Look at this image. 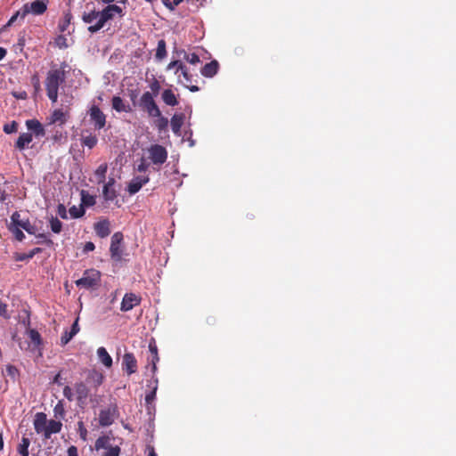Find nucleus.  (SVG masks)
I'll return each instance as SVG.
<instances>
[{
	"instance_id": "nucleus-1",
	"label": "nucleus",
	"mask_w": 456,
	"mask_h": 456,
	"mask_svg": "<svg viewBox=\"0 0 456 456\" xmlns=\"http://www.w3.org/2000/svg\"><path fill=\"white\" fill-rule=\"evenodd\" d=\"M66 61L61 63L60 67L53 65L46 73L45 80V87L47 97L54 103L58 100L59 88L66 82V69L68 68Z\"/></svg>"
},
{
	"instance_id": "nucleus-2",
	"label": "nucleus",
	"mask_w": 456,
	"mask_h": 456,
	"mask_svg": "<svg viewBox=\"0 0 456 456\" xmlns=\"http://www.w3.org/2000/svg\"><path fill=\"white\" fill-rule=\"evenodd\" d=\"M34 428L37 434H43L45 439H49L53 434L61 432L62 423L60 420H47L46 414L37 412L34 419Z\"/></svg>"
},
{
	"instance_id": "nucleus-3",
	"label": "nucleus",
	"mask_w": 456,
	"mask_h": 456,
	"mask_svg": "<svg viewBox=\"0 0 456 456\" xmlns=\"http://www.w3.org/2000/svg\"><path fill=\"white\" fill-rule=\"evenodd\" d=\"M167 69H175L178 83L188 88L191 92H198L200 87L192 85V75L190 74L187 66L181 61H173L168 63Z\"/></svg>"
},
{
	"instance_id": "nucleus-4",
	"label": "nucleus",
	"mask_w": 456,
	"mask_h": 456,
	"mask_svg": "<svg viewBox=\"0 0 456 456\" xmlns=\"http://www.w3.org/2000/svg\"><path fill=\"white\" fill-rule=\"evenodd\" d=\"M100 19L95 24H92L88 27V31L92 34L98 32L102 29L107 21L113 20L116 15L119 17L124 16L123 9L117 4H109L104 9L100 11Z\"/></svg>"
},
{
	"instance_id": "nucleus-5",
	"label": "nucleus",
	"mask_w": 456,
	"mask_h": 456,
	"mask_svg": "<svg viewBox=\"0 0 456 456\" xmlns=\"http://www.w3.org/2000/svg\"><path fill=\"white\" fill-rule=\"evenodd\" d=\"M146 158L151 162L154 170L159 171L167 159V151L160 144H151L146 149Z\"/></svg>"
},
{
	"instance_id": "nucleus-6",
	"label": "nucleus",
	"mask_w": 456,
	"mask_h": 456,
	"mask_svg": "<svg viewBox=\"0 0 456 456\" xmlns=\"http://www.w3.org/2000/svg\"><path fill=\"white\" fill-rule=\"evenodd\" d=\"M102 273L100 271L91 268L83 273V276L75 281L79 289H96L101 284Z\"/></svg>"
},
{
	"instance_id": "nucleus-7",
	"label": "nucleus",
	"mask_w": 456,
	"mask_h": 456,
	"mask_svg": "<svg viewBox=\"0 0 456 456\" xmlns=\"http://www.w3.org/2000/svg\"><path fill=\"white\" fill-rule=\"evenodd\" d=\"M139 107L151 118L160 116V110L151 92L147 91L142 94L139 101Z\"/></svg>"
},
{
	"instance_id": "nucleus-8",
	"label": "nucleus",
	"mask_w": 456,
	"mask_h": 456,
	"mask_svg": "<svg viewBox=\"0 0 456 456\" xmlns=\"http://www.w3.org/2000/svg\"><path fill=\"white\" fill-rule=\"evenodd\" d=\"M88 115L95 130H101L106 126L107 117L99 106L93 104L88 110Z\"/></svg>"
},
{
	"instance_id": "nucleus-9",
	"label": "nucleus",
	"mask_w": 456,
	"mask_h": 456,
	"mask_svg": "<svg viewBox=\"0 0 456 456\" xmlns=\"http://www.w3.org/2000/svg\"><path fill=\"white\" fill-rule=\"evenodd\" d=\"M118 416V409L117 404H110L108 408L103 409L99 413V424L102 427L110 426Z\"/></svg>"
},
{
	"instance_id": "nucleus-10",
	"label": "nucleus",
	"mask_w": 456,
	"mask_h": 456,
	"mask_svg": "<svg viewBox=\"0 0 456 456\" xmlns=\"http://www.w3.org/2000/svg\"><path fill=\"white\" fill-rule=\"evenodd\" d=\"M74 391L76 395L77 404L80 408H85L87 404V398L90 395V389L83 381L74 384Z\"/></svg>"
},
{
	"instance_id": "nucleus-11",
	"label": "nucleus",
	"mask_w": 456,
	"mask_h": 456,
	"mask_svg": "<svg viewBox=\"0 0 456 456\" xmlns=\"http://www.w3.org/2000/svg\"><path fill=\"white\" fill-rule=\"evenodd\" d=\"M123 239V234L120 232H115L111 237L110 252L111 258L115 261H120L122 258L121 243Z\"/></svg>"
},
{
	"instance_id": "nucleus-12",
	"label": "nucleus",
	"mask_w": 456,
	"mask_h": 456,
	"mask_svg": "<svg viewBox=\"0 0 456 456\" xmlns=\"http://www.w3.org/2000/svg\"><path fill=\"white\" fill-rule=\"evenodd\" d=\"M11 223L17 226L18 228L21 227L29 234H36L37 229L35 225L31 224L29 220H21L20 215L18 211H15L11 216Z\"/></svg>"
},
{
	"instance_id": "nucleus-13",
	"label": "nucleus",
	"mask_w": 456,
	"mask_h": 456,
	"mask_svg": "<svg viewBox=\"0 0 456 456\" xmlns=\"http://www.w3.org/2000/svg\"><path fill=\"white\" fill-rule=\"evenodd\" d=\"M141 297L134 294V293H126L125 294L121 305L120 310L122 312H128L132 310L134 306L139 305L141 303Z\"/></svg>"
},
{
	"instance_id": "nucleus-14",
	"label": "nucleus",
	"mask_w": 456,
	"mask_h": 456,
	"mask_svg": "<svg viewBox=\"0 0 456 456\" xmlns=\"http://www.w3.org/2000/svg\"><path fill=\"white\" fill-rule=\"evenodd\" d=\"M47 0H35L31 3L24 4L28 8V14L31 13L33 15H42L47 10Z\"/></svg>"
},
{
	"instance_id": "nucleus-15",
	"label": "nucleus",
	"mask_w": 456,
	"mask_h": 456,
	"mask_svg": "<svg viewBox=\"0 0 456 456\" xmlns=\"http://www.w3.org/2000/svg\"><path fill=\"white\" fill-rule=\"evenodd\" d=\"M122 369L131 375L137 370V361L132 353H126L123 356Z\"/></svg>"
},
{
	"instance_id": "nucleus-16",
	"label": "nucleus",
	"mask_w": 456,
	"mask_h": 456,
	"mask_svg": "<svg viewBox=\"0 0 456 456\" xmlns=\"http://www.w3.org/2000/svg\"><path fill=\"white\" fill-rule=\"evenodd\" d=\"M150 181L148 175L146 176H135L134 177L127 185V191L133 195L138 192L142 187Z\"/></svg>"
},
{
	"instance_id": "nucleus-17",
	"label": "nucleus",
	"mask_w": 456,
	"mask_h": 456,
	"mask_svg": "<svg viewBox=\"0 0 456 456\" xmlns=\"http://www.w3.org/2000/svg\"><path fill=\"white\" fill-rule=\"evenodd\" d=\"M27 128L31 131L30 134L36 137H43L45 135V129L44 126L36 118L28 119L26 121Z\"/></svg>"
},
{
	"instance_id": "nucleus-18",
	"label": "nucleus",
	"mask_w": 456,
	"mask_h": 456,
	"mask_svg": "<svg viewBox=\"0 0 456 456\" xmlns=\"http://www.w3.org/2000/svg\"><path fill=\"white\" fill-rule=\"evenodd\" d=\"M69 118V111L67 110L63 111L61 109H56L53 111L49 118L50 124L58 123L60 126L64 125Z\"/></svg>"
},
{
	"instance_id": "nucleus-19",
	"label": "nucleus",
	"mask_w": 456,
	"mask_h": 456,
	"mask_svg": "<svg viewBox=\"0 0 456 456\" xmlns=\"http://www.w3.org/2000/svg\"><path fill=\"white\" fill-rule=\"evenodd\" d=\"M94 232L100 238H106L110 234V223L108 219H102L94 224Z\"/></svg>"
},
{
	"instance_id": "nucleus-20",
	"label": "nucleus",
	"mask_w": 456,
	"mask_h": 456,
	"mask_svg": "<svg viewBox=\"0 0 456 456\" xmlns=\"http://www.w3.org/2000/svg\"><path fill=\"white\" fill-rule=\"evenodd\" d=\"M219 69V63L217 61L213 60L210 62L206 63L201 70L200 73L205 77H213Z\"/></svg>"
},
{
	"instance_id": "nucleus-21",
	"label": "nucleus",
	"mask_w": 456,
	"mask_h": 456,
	"mask_svg": "<svg viewBox=\"0 0 456 456\" xmlns=\"http://www.w3.org/2000/svg\"><path fill=\"white\" fill-rule=\"evenodd\" d=\"M87 382L90 383L94 388L99 387L104 380V376L102 372L96 370H91L88 372Z\"/></svg>"
},
{
	"instance_id": "nucleus-22",
	"label": "nucleus",
	"mask_w": 456,
	"mask_h": 456,
	"mask_svg": "<svg viewBox=\"0 0 456 456\" xmlns=\"http://www.w3.org/2000/svg\"><path fill=\"white\" fill-rule=\"evenodd\" d=\"M33 140V134L30 133H22L18 137L17 141L15 142V148H17L20 151H23L26 148L28 147V144Z\"/></svg>"
},
{
	"instance_id": "nucleus-23",
	"label": "nucleus",
	"mask_w": 456,
	"mask_h": 456,
	"mask_svg": "<svg viewBox=\"0 0 456 456\" xmlns=\"http://www.w3.org/2000/svg\"><path fill=\"white\" fill-rule=\"evenodd\" d=\"M87 12H84L82 14V20L86 24H92L95 20L100 19V11H96L94 7L89 8V4H86Z\"/></svg>"
},
{
	"instance_id": "nucleus-24",
	"label": "nucleus",
	"mask_w": 456,
	"mask_h": 456,
	"mask_svg": "<svg viewBox=\"0 0 456 456\" xmlns=\"http://www.w3.org/2000/svg\"><path fill=\"white\" fill-rule=\"evenodd\" d=\"M161 99L164 103L167 106H176L179 102L177 100V96L174 94L171 89H165L161 94Z\"/></svg>"
},
{
	"instance_id": "nucleus-25",
	"label": "nucleus",
	"mask_w": 456,
	"mask_h": 456,
	"mask_svg": "<svg viewBox=\"0 0 456 456\" xmlns=\"http://www.w3.org/2000/svg\"><path fill=\"white\" fill-rule=\"evenodd\" d=\"M112 108L118 112H130L129 105L125 104L123 99L119 96H113L111 100Z\"/></svg>"
},
{
	"instance_id": "nucleus-26",
	"label": "nucleus",
	"mask_w": 456,
	"mask_h": 456,
	"mask_svg": "<svg viewBox=\"0 0 456 456\" xmlns=\"http://www.w3.org/2000/svg\"><path fill=\"white\" fill-rule=\"evenodd\" d=\"M97 355L101 362L106 367L110 368L112 366V358L107 352L106 348L101 346L97 349Z\"/></svg>"
},
{
	"instance_id": "nucleus-27",
	"label": "nucleus",
	"mask_w": 456,
	"mask_h": 456,
	"mask_svg": "<svg viewBox=\"0 0 456 456\" xmlns=\"http://www.w3.org/2000/svg\"><path fill=\"white\" fill-rule=\"evenodd\" d=\"M184 115L183 114H175L170 121L172 131L178 134H180L181 127L183 124Z\"/></svg>"
},
{
	"instance_id": "nucleus-28",
	"label": "nucleus",
	"mask_w": 456,
	"mask_h": 456,
	"mask_svg": "<svg viewBox=\"0 0 456 456\" xmlns=\"http://www.w3.org/2000/svg\"><path fill=\"white\" fill-rule=\"evenodd\" d=\"M41 252V248H35L31 249L28 253H15L13 257L15 261H27L33 258L34 256Z\"/></svg>"
},
{
	"instance_id": "nucleus-29",
	"label": "nucleus",
	"mask_w": 456,
	"mask_h": 456,
	"mask_svg": "<svg viewBox=\"0 0 456 456\" xmlns=\"http://www.w3.org/2000/svg\"><path fill=\"white\" fill-rule=\"evenodd\" d=\"M72 18H73V16L69 10L67 12H64L63 18H62V20H60L59 25H58L59 30L61 32H65L68 29L69 26L71 23Z\"/></svg>"
},
{
	"instance_id": "nucleus-30",
	"label": "nucleus",
	"mask_w": 456,
	"mask_h": 456,
	"mask_svg": "<svg viewBox=\"0 0 456 456\" xmlns=\"http://www.w3.org/2000/svg\"><path fill=\"white\" fill-rule=\"evenodd\" d=\"M107 170H108V165L106 163H102L94 171V175L96 177L97 183H105Z\"/></svg>"
},
{
	"instance_id": "nucleus-31",
	"label": "nucleus",
	"mask_w": 456,
	"mask_h": 456,
	"mask_svg": "<svg viewBox=\"0 0 456 456\" xmlns=\"http://www.w3.org/2000/svg\"><path fill=\"white\" fill-rule=\"evenodd\" d=\"M98 142V138L95 134H93L90 133L88 135L82 136L81 138V144L83 146H86L89 149H93L96 146Z\"/></svg>"
},
{
	"instance_id": "nucleus-32",
	"label": "nucleus",
	"mask_w": 456,
	"mask_h": 456,
	"mask_svg": "<svg viewBox=\"0 0 456 456\" xmlns=\"http://www.w3.org/2000/svg\"><path fill=\"white\" fill-rule=\"evenodd\" d=\"M149 350H150V352L151 354V356H152L151 363H152V371L154 372L156 370V369H157L156 363L159 360V354H158V347H157L156 342L154 340H151L149 343Z\"/></svg>"
},
{
	"instance_id": "nucleus-33",
	"label": "nucleus",
	"mask_w": 456,
	"mask_h": 456,
	"mask_svg": "<svg viewBox=\"0 0 456 456\" xmlns=\"http://www.w3.org/2000/svg\"><path fill=\"white\" fill-rule=\"evenodd\" d=\"M167 44L164 39L158 42L155 57L157 60L161 61L167 56Z\"/></svg>"
},
{
	"instance_id": "nucleus-34",
	"label": "nucleus",
	"mask_w": 456,
	"mask_h": 456,
	"mask_svg": "<svg viewBox=\"0 0 456 456\" xmlns=\"http://www.w3.org/2000/svg\"><path fill=\"white\" fill-rule=\"evenodd\" d=\"M96 203L95 197L86 191H81V206L92 207Z\"/></svg>"
},
{
	"instance_id": "nucleus-35",
	"label": "nucleus",
	"mask_w": 456,
	"mask_h": 456,
	"mask_svg": "<svg viewBox=\"0 0 456 456\" xmlns=\"http://www.w3.org/2000/svg\"><path fill=\"white\" fill-rule=\"evenodd\" d=\"M30 445V440L28 437L23 436L20 443L18 445L17 451L20 456H28V447Z\"/></svg>"
},
{
	"instance_id": "nucleus-36",
	"label": "nucleus",
	"mask_w": 456,
	"mask_h": 456,
	"mask_svg": "<svg viewBox=\"0 0 456 456\" xmlns=\"http://www.w3.org/2000/svg\"><path fill=\"white\" fill-rule=\"evenodd\" d=\"M110 437L108 436H102L96 439L94 444V448L96 451H99L101 449H108L110 447Z\"/></svg>"
},
{
	"instance_id": "nucleus-37",
	"label": "nucleus",
	"mask_w": 456,
	"mask_h": 456,
	"mask_svg": "<svg viewBox=\"0 0 456 456\" xmlns=\"http://www.w3.org/2000/svg\"><path fill=\"white\" fill-rule=\"evenodd\" d=\"M53 414L56 419H64L66 411L62 400H60L53 408Z\"/></svg>"
},
{
	"instance_id": "nucleus-38",
	"label": "nucleus",
	"mask_w": 456,
	"mask_h": 456,
	"mask_svg": "<svg viewBox=\"0 0 456 456\" xmlns=\"http://www.w3.org/2000/svg\"><path fill=\"white\" fill-rule=\"evenodd\" d=\"M8 230L13 234L14 238L19 240V241H22L25 238V234L23 233V232L18 228L17 226H15L14 224H12V223H10L8 225Z\"/></svg>"
},
{
	"instance_id": "nucleus-39",
	"label": "nucleus",
	"mask_w": 456,
	"mask_h": 456,
	"mask_svg": "<svg viewBox=\"0 0 456 456\" xmlns=\"http://www.w3.org/2000/svg\"><path fill=\"white\" fill-rule=\"evenodd\" d=\"M28 337L31 340V343L36 346H39L42 345V338H41V335L40 333L34 330V329H31L28 330Z\"/></svg>"
},
{
	"instance_id": "nucleus-40",
	"label": "nucleus",
	"mask_w": 456,
	"mask_h": 456,
	"mask_svg": "<svg viewBox=\"0 0 456 456\" xmlns=\"http://www.w3.org/2000/svg\"><path fill=\"white\" fill-rule=\"evenodd\" d=\"M69 212L72 218H80L85 215L86 210H85V208L80 205L79 207H76V206L70 207L69 209Z\"/></svg>"
},
{
	"instance_id": "nucleus-41",
	"label": "nucleus",
	"mask_w": 456,
	"mask_h": 456,
	"mask_svg": "<svg viewBox=\"0 0 456 456\" xmlns=\"http://www.w3.org/2000/svg\"><path fill=\"white\" fill-rule=\"evenodd\" d=\"M49 223L53 232L60 233L61 232L62 223L57 217L51 216Z\"/></svg>"
},
{
	"instance_id": "nucleus-42",
	"label": "nucleus",
	"mask_w": 456,
	"mask_h": 456,
	"mask_svg": "<svg viewBox=\"0 0 456 456\" xmlns=\"http://www.w3.org/2000/svg\"><path fill=\"white\" fill-rule=\"evenodd\" d=\"M102 195L105 200L112 201L116 199L117 193L113 187L103 186Z\"/></svg>"
},
{
	"instance_id": "nucleus-43",
	"label": "nucleus",
	"mask_w": 456,
	"mask_h": 456,
	"mask_svg": "<svg viewBox=\"0 0 456 456\" xmlns=\"http://www.w3.org/2000/svg\"><path fill=\"white\" fill-rule=\"evenodd\" d=\"M156 118H157V120L155 121V125H156L157 128L159 131L165 130L168 126V119L166 117L162 116L161 113H160V116L156 117Z\"/></svg>"
},
{
	"instance_id": "nucleus-44",
	"label": "nucleus",
	"mask_w": 456,
	"mask_h": 456,
	"mask_svg": "<svg viewBox=\"0 0 456 456\" xmlns=\"http://www.w3.org/2000/svg\"><path fill=\"white\" fill-rule=\"evenodd\" d=\"M18 122H16L15 120L10 122V123H7V124H4V127H3V130L5 134H12V133H16L17 130H18Z\"/></svg>"
},
{
	"instance_id": "nucleus-45",
	"label": "nucleus",
	"mask_w": 456,
	"mask_h": 456,
	"mask_svg": "<svg viewBox=\"0 0 456 456\" xmlns=\"http://www.w3.org/2000/svg\"><path fill=\"white\" fill-rule=\"evenodd\" d=\"M63 395L69 402L76 400L74 387L72 388L69 386H65L63 387Z\"/></svg>"
},
{
	"instance_id": "nucleus-46",
	"label": "nucleus",
	"mask_w": 456,
	"mask_h": 456,
	"mask_svg": "<svg viewBox=\"0 0 456 456\" xmlns=\"http://www.w3.org/2000/svg\"><path fill=\"white\" fill-rule=\"evenodd\" d=\"M150 88L151 90V93L153 94V97L157 96L159 94L161 86L157 78H155V77L152 78V81L150 84Z\"/></svg>"
},
{
	"instance_id": "nucleus-47",
	"label": "nucleus",
	"mask_w": 456,
	"mask_h": 456,
	"mask_svg": "<svg viewBox=\"0 0 456 456\" xmlns=\"http://www.w3.org/2000/svg\"><path fill=\"white\" fill-rule=\"evenodd\" d=\"M183 59L191 64H197L200 61V57L197 53H187L183 51Z\"/></svg>"
},
{
	"instance_id": "nucleus-48",
	"label": "nucleus",
	"mask_w": 456,
	"mask_h": 456,
	"mask_svg": "<svg viewBox=\"0 0 456 456\" xmlns=\"http://www.w3.org/2000/svg\"><path fill=\"white\" fill-rule=\"evenodd\" d=\"M77 432L79 434L80 438L83 441H86L87 440L88 432H87V429L85 427V424H84L83 421H78L77 422Z\"/></svg>"
},
{
	"instance_id": "nucleus-49",
	"label": "nucleus",
	"mask_w": 456,
	"mask_h": 456,
	"mask_svg": "<svg viewBox=\"0 0 456 456\" xmlns=\"http://www.w3.org/2000/svg\"><path fill=\"white\" fill-rule=\"evenodd\" d=\"M151 162L146 157H142L140 160V164L137 167V171L140 173L146 172L150 167Z\"/></svg>"
},
{
	"instance_id": "nucleus-50",
	"label": "nucleus",
	"mask_w": 456,
	"mask_h": 456,
	"mask_svg": "<svg viewBox=\"0 0 456 456\" xmlns=\"http://www.w3.org/2000/svg\"><path fill=\"white\" fill-rule=\"evenodd\" d=\"M120 448L119 446H110L107 449V452L103 454V456H119Z\"/></svg>"
},
{
	"instance_id": "nucleus-51",
	"label": "nucleus",
	"mask_w": 456,
	"mask_h": 456,
	"mask_svg": "<svg viewBox=\"0 0 456 456\" xmlns=\"http://www.w3.org/2000/svg\"><path fill=\"white\" fill-rule=\"evenodd\" d=\"M73 337L74 336L69 331L65 330L61 337V345H67L73 338Z\"/></svg>"
},
{
	"instance_id": "nucleus-52",
	"label": "nucleus",
	"mask_w": 456,
	"mask_h": 456,
	"mask_svg": "<svg viewBox=\"0 0 456 456\" xmlns=\"http://www.w3.org/2000/svg\"><path fill=\"white\" fill-rule=\"evenodd\" d=\"M28 14V11L25 4H23L22 7L15 12L16 17L21 20H23Z\"/></svg>"
},
{
	"instance_id": "nucleus-53",
	"label": "nucleus",
	"mask_w": 456,
	"mask_h": 456,
	"mask_svg": "<svg viewBox=\"0 0 456 456\" xmlns=\"http://www.w3.org/2000/svg\"><path fill=\"white\" fill-rule=\"evenodd\" d=\"M57 214L62 219L68 218L67 209L63 204H59L57 207Z\"/></svg>"
},
{
	"instance_id": "nucleus-54",
	"label": "nucleus",
	"mask_w": 456,
	"mask_h": 456,
	"mask_svg": "<svg viewBox=\"0 0 456 456\" xmlns=\"http://www.w3.org/2000/svg\"><path fill=\"white\" fill-rule=\"evenodd\" d=\"M79 326H78V318H77L74 322V323L72 324L71 326V329L69 330V332L73 335V336H76L78 332H79Z\"/></svg>"
},
{
	"instance_id": "nucleus-55",
	"label": "nucleus",
	"mask_w": 456,
	"mask_h": 456,
	"mask_svg": "<svg viewBox=\"0 0 456 456\" xmlns=\"http://www.w3.org/2000/svg\"><path fill=\"white\" fill-rule=\"evenodd\" d=\"M94 248H95L94 244L92 241H87L84 245L83 252L84 253H88V252L94 251Z\"/></svg>"
},
{
	"instance_id": "nucleus-56",
	"label": "nucleus",
	"mask_w": 456,
	"mask_h": 456,
	"mask_svg": "<svg viewBox=\"0 0 456 456\" xmlns=\"http://www.w3.org/2000/svg\"><path fill=\"white\" fill-rule=\"evenodd\" d=\"M12 94L14 98L20 100H25L28 97V94L25 91L12 92Z\"/></svg>"
},
{
	"instance_id": "nucleus-57",
	"label": "nucleus",
	"mask_w": 456,
	"mask_h": 456,
	"mask_svg": "<svg viewBox=\"0 0 456 456\" xmlns=\"http://www.w3.org/2000/svg\"><path fill=\"white\" fill-rule=\"evenodd\" d=\"M32 84L34 86L35 90L37 92L40 90V81L37 75H34L31 77Z\"/></svg>"
},
{
	"instance_id": "nucleus-58",
	"label": "nucleus",
	"mask_w": 456,
	"mask_h": 456,
	"mask_svg": "<svg viewBox=\"0 0 456 456\" xmlns=\"http://www.w3.org/2000/svg\"><path fill=\"white\" fill-rule=\"evenodd\" d=\"M67 452L68 456H78L77 448L75 445H70Z\"/></svg>"
},
{
	"instance_id": "nucleus-59",
	"label": "nucleus",
	"mask_w": 456,
	"mask_h": 456,
	"mask_svg": "<svg viewBox=\"0 0 456 456\" xmlns=\"http://www.w3.org/2000/svg\"><path fill=\"white\" fill-rule=\"evenodd\" d=\"M36 237L37 238H42V239H45V242L48 245V246H52L53 244V241L51 240V239H47L46 238V235L45 233H37L36 232Z\"/></svg>"
},
{
	"instance_id": "nucleus-60",
	"label": "nucleus",
	"mask_w": 456,
	"mask_h": 456,
	"mask_svg": "<svg viewBox=\"0 0 456 456\" xmlns=\"http://www.w3.org/2000/svg\"><path fill=\"white\" fill-rule=\"evenodd\" d=\"M18 17H16L15 13L9 19L8 22L2 28V30L5 29L8 27H11L16 20Z\"/></svg>"
},
{
	"instance_id": "nucleus-61",
	"label": "nucleus",
	"mask_w": 456,
	"mask_h": 456,
	"mask_svg": "<svg viewBox=\"0 0 456 456\" xmlns=\"http://www.w3.org/2000/svg\"><path fill=\"white\" fill-rule=\"evenodd\" d=\"M155 395H156V387L154 388V390L152 392H151L150 394L146 395L145 401L148 403H150L151 401L154 400Z\"/></svg>"
},
{
	"instance_id": "nucleus-62",
	"label": "nucleus",
	"mask_w": 456,
	"mask_h": 456,
	"mask_svg": "<svg viewBox=\"0 0 456 456\" xmlns=\"http://www.w3.org/2000/svg\"><path fill=\"white\" fill-rule=\"evenodd\" d=\"M6 370L8 372V374L11 376H14L18 372L17 368L12 365H8L6 367Z\"/></svg>"
},
{
	"instance_id": "nucleus-63",
	"label": "nucleus",
	"mask_w": 456,
	"mask_h": 456,
	"mask_svg": "<svg viewBox=\"0 0 456 456\" xmlns=\"http://www.w3.org/2000/svg\"><path fill=\"white\" fill-rule=\"evenodd\" d=\"M183 1V0H173V2H172L171 4H166V5H167L169 9L173 10L175 6L179 5Z\"/></svg>"
},
{
	"instance_id": "nucleus-64",
	"label": "nucleus",
	"mask_w": 456,
	"mask_h": 456,
	"mask_svg": "<svg viewBox=\"0 0 456 456\" xmlns=\"http://www.w3.org/2000/svg\"><path fill=\"white\" fill-rule=\"evenodd\" d=\"M7 199V193L4 190L0 189V202H4Z\"/></svg>"
}]
</instances>
